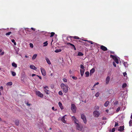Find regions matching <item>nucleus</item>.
I'll return each instance as SVG.
<instances>
[{
  "instance_id": "bf43d9fd",
  "label": "nucleus",
  "mask_w": 132,
  "mask_h": 132,
  "mask_svg": "<svg viewBox=\"0 0 132 132\" xmlns=\"http://www.w3.org/2000/svg\"><path fill=\"white\" fill-rule=\"evenodd\" d=\"M99 84V83L98 82H97L96 84H95L94 85V86H95L96 85H98Z\"/></svg>"
},
{
  "instance_id": "f03ea898",
  "label": "nucleus",
  "mask_w": 132,
  "mask_h": 132,
  "mask_svg": "<svg viewBox=\"0 0 132 132\" xmlns=\"http://www.w3.org/2000/svg\"><path fill=\"white\" fill-rule=\"evenodd\" d=\"M76 129L79 131H81L83 127L81 124L77 123V125H76Z\"/></svg>"
},
{
  "instance_id": "dca6fc26",
  "label": "nucleus",
  "mask_w": 132,
  "mask_h": 132,
  "mask_svg": "<svg viewBox=\"0 0 132 132\" xmlns=\"http://www.w3.org/2000/svg\"><path fill=\"white\" fill-rule=\"evenodd\" d=\"M58 105L61 110L63 109V106H62V104L61 102H59Z\"/></svg>"
},
{
  "instance_id": "f257e3e1",
  "label": "nucleus",
  "mask_w": 132,
  "mask_h": 132,
  "mask_svg": "<svg viewBox=\"0 0 132 132\" xmlns=\"http://www.w3.org/2000/svg\"><path fill=\"white\" fill-rule=\"evenodd\" d=\"M61 87L63 91L65 93H66L68 91V86H66L64 84L62 83L61 85Z\"/></svg>"
},
{
  "instance_id": "1a4fd4ad",
  "label": "nucleus",
  "mask_w": 132,
  "mask_h": 132,
  "mask_svg": "<svg viewBox=\"0 0 132 132\" xmlns=\"http://www.w3.org/2000/svg\"><path fill=\"white\" fill-rule=\"evenodd\" d=\"M93 114L95 117H98L100 115L99 113L97 111H95L93 112Z\"/></svg>"
},
{
  "instance_id": "7ed1b4c3",
  "label": "nucleus",
  "mask_w": 132,
  "mask_h": 132,
  "mask_svg": "<svg viewBox=\"0 0 132 132\" xmlns=\"http://www.w3.org/2000/svg\"><path fill=\"white\" fill-rule=\"evenodd\" d=\"M110 57L112 58L114 60L115 62L117 64L119 63L118 60L117 58V56L116 55L113 56L112 55H110Z\"/></svg>"
},
{
  "instance_id": "39448f33",
  "label": "nucleus",
  "mask_w": 132,
  "mask_h": 132,
  "mask_svg": "<svg viewBox=\"0 0 132 132\" xmlns=\"http://www.w3.org/2000/svg\"><path fill=\"white\" fill-rule=\"evenodd\" d=\"M71 109L74 113L76 112V106L74 104L71 105Z\"/></svg>"
},
{
  "instance_id": "f704fd0d",
  "label": "nucleus",
  "mask_w": 132,
  "mask_h": 132,
  "mask_svg": "<svg viewBox=\"0 0 132 132\" xmlns=\"http://www.w3.org/2000/svg\"><path fill=\"white\" fill-rule=\"evenodd\" d=\"M12 84V82H8L7 83V85H9V86H11V85Z\"/></svg>"
},
{
  "instance_id": "4d7b16f0",
  "label": "nucleus",
  "mask_w": 132,
  "mask_h": 132,
  "mask_svg": "<svg viewBox=\"0 0 132 132\" xmlns=\"http://www.w3.org/2000/svg\"><path fill=\"white\" fill-rule=\"evenodd\" d=\"M51 35L50 36V37H52L54 36V35L55 34H51Z\"/></svg>"
},
{
  "instance_id": "4468645a",
  "label": "nucleus",
  "mask_w": 132,
  "mask_h": 132,
  "mask_svg": "<svg viewBox=\"0 0 132 132\" xmlns=\"http://www.w3.org/2000/svg\"><path fill=\"white\" fill-rule=\"evenodd\" d=\"M110 79V78L109 76H108L106 77V84H108L109 83Z\"/></svg>"
},
{
  "instance_id": "2eb2a0df",
  "label": "nucleus",
  "mask_w": 132,
  "mask_h": 132,
  "mask_svg": "<svg viewBox=\"0 0 132 132\" xmlns=\"http://www.w3.org/2000/svg\"><path fill=\"white\" fill-rule=\"evenodd\" d=\"M43 90L46 94L48 95L50 94V92L48 89H43Z\"/></svg>"
},
{
  "instance_id": "c756f323",
  "label": "nucleus",
  "mask_w": 132,
  "mask_h": 132,
  "mask_svg": "<svg viewBox=\"0 0 132 132\" xmlns=\"http://www.w3.org/2000/svg\"><path fill=\"white\" fill-rule=\"evenodd\" d=\"M11 72L12 75L13 76H15L16 75V73L15 72L13 71H11Z\"/></svg>"
},
{
  "instance_id": "4c0bfd02",
  "label": "nucleus",
  "mask_w": 132,
  "mask_h": 132,
  "mask_svg": "<svg viewBox=\"0 0 132 132\" xmlns=\"http://www.w3.org/2000/svg\"><path fill=\"white\" fill-rule=\"evenodd\" d=\"M113 104L114 105H116L118 103V102L117 101H115L113 102Z\"/></svg>"
},
{
  "instance_id": "5fc2aeb1",
  "label": "nucleus",
  "mask_w": 132,
  "mask_h": 132,
  "mask_svg": "<svg viewBox=\"0 0 132 132\" xmlns=\"http://www.w3.org/2000/svg\"><path fill=\"white\" fill-rule=\"evenodd\" d=\"M36 76L37 77H38L40 79H42V77L40 76H38V75H37Z\"/></svg>"
},
{
  "instance_id": "20e7f679",
  "label": "nucleus",
  "mask_w": 132,
  "mask_h": 132,
  "mask_svg": "<svg viewBox=\"0 0 132 132\" xmlns=\"http://www.w3.org/2000/svg\"><path fill=\"white\" fill-rule=\"evenodd\" d=\"M81 119L83 120L84 122L86 123L87 122V120L84 114H81Z\"/></svg>"
},
{
  "instance_id": "a211bd4d",
  "label": "nucleus",
  "mask_w": 132,
  "mask_h": 132,
  "mask_svg": "<svg viewBox=\"0 0 132 132\" xmlns=\"http://www.w3.org/2000/svg\"><path fill=\"white\" fill-rule=\"evenodd\" d=\"M45 60H46L47 63L49 64H51V63L49 60V59L46 57H45Z\"/></svg>"
},
{
  "instance_id": "9d476101",
  "label": "nucleus",
  "mask_w": 132,
  "mask_h": 132,
  "mask_svg": "<svg viewBox=\"0 0 132 132\" xmlns=\"http://www.w3.org/2000/svg\"><path fill=\"white\" fill-rule=\"evenodd\" d=\"M40 70L42 74L44 76H45L46 75V73L45 69L42 68H41Z\"/></svg>"
},
{
  "instance_id": "37998d69",
  "label": "nucleus",
  "mask_w": 132,
  "mask_h": 132,
  "mask_svg": "<svg viewBox=\"0 0 132 132\" xmlns=\"http://www.w3.org/2000/svg\"><path fill=\"white\" fill-rule=\"evenodd\" d=\"M31 48H33V45L32 43H30L29 44Z\"/></svg>"
},
{
  "instance_id": "c03bdc74",
  "label": "nucleus",
  "mask_w": 132,
  "mask_h": 132,
  "mask_svg": "<svg viewBox=\"0 0 132 132\" xmlns=\"http://www.w3.org/2000/svg\"><path fill=\"white\" fill-rule=\"evenodd\" d=\"M80 68H81L82 69H85L83 65L81 64L80 65Z\"/></svg>"
},
{
  "instance_id": "49530a36",
  "label": "nucleus",
  "mask_w": 132,
  "mask_h": 132,
  "mask_svg": "<svg viewBox=\"0 0 132 132\" xmlns=\"http://www.w3.org/2000/svg\"><path fill=\"white\" fill-rule=\"evenodd\" d=\"M99 107L97 106H95V110H98L99 109Z\"/></svg>"
},
{
  "instance_id": "0eeeda50",
  "label": "nucleus",
  "mask_w": 132,
  "mask_h": 132,
  "mask_svg": "<svg viewBox=\"0 0 132 132\" xmlns=\"http://www.w3.org/2000/svg\"><path fill=\"white\" fill-rule=\"evenodd\" d=\"M36 94L38 96L41 97H42L43 96V95L39 91H36Z\"/></svg>"
},
{
  "instance_id": "603ef678",
  "label": "nucleus",
  "mask_w": 132,
  "mask_h": 132,
  "mask_svg": "<svg viewBox=\"0 0 132 132\" xmlns=\"http://www.w3.org/2000/svg\"><path fill=\"white\" fill-rule=\"evenodd\" d=\"M113 66L115 67H116V64L114 62H113Z\"/></svg>"
},
{
  "instance_id": "338daca9",
  "label": "nucleus",
  "mask_w": 132,
  "mask_h": 132,
  "mask_svg": "<svg viewBox=\"0 0 132 132\" xmlns=\"http://www.w3.org/2000/svg\"><path fill=\"white\" fill-rule=\"evenodd\" d=\"M0 88L2 90L3 89V87L2 86H1L0 87Z\"/></svg>"
},
{
  "instance_id": "de8ad7c7",
  "label": "nucleus",
  "mask_w": 132,
  "mask_h": 132,
  "mask_svg": "<svg viewBox=\"0 0 132 132\" xmlns=\"http://www.w3.org/2000/svg\"><path fill=\"white\" fill-rule=\"evenodd\" d=\"M72 77L73 79H75V80H76L77 79V77H75L73 76H72Z\"/></svg>"
},
{
  "instance_id": "ea45409f",
  "label": "nucleus",
  "mask_w": 132,
  "mask_h": 132,
  "mask_svg": "<svg viewBox=\"0 0 132 132\" xmlns=\"http://www.w3.org/2000/svg\"><path fill=\"white\" fill-rule=\"evenodd\" d=\"M59 94L60 95H63V93L61 91H60L59 92Z\"/></svg>"
},
{
  "instance_id": "a19ab883",
  "label": "nucleus",
  "mask_w": 132,
  "mask_h": 132,
  "mask_svg": "<svg viewBox=\"0 0 132 132\" xmlns=\"http://www.w3.org/2000/svg\"><path fill=\"white\" fill-rule=\"evenodd\" d=\"M120 109V107H118L116 110V112H118L119 111Z\"/></svg>"
},
{
  "instance_id": "79ce46f5",
  "label": "nucleus",
  "mask_w": 132,
  "mask_h": 132,
  "mask_svg": "<svg viewBox=\"0 0 132 132\" xmlns=\"http://www.w3.org/2000/svg\"><path fill=\"white\" fill-rule=\"evenodd\" d=\"M99 93L98 92H97V93L95 95V96L96 97H98L99 96Z\"/></svg>"
},
{
  "instance_id": "b1692460",
  "label": "nucleus",
  "mask_w": 132,
  "mask_h": 132,
  "mask_svg": "<svg viewBox=\"0 0 132 132\" xmlns=\"http://www.w3.org/2000/svg\"><path fill=\"white\" fill-rule=\"evenodd\" d=\"M62 51L61 49H56L55 51V52L56 53H58L61 52Z\"/></svg>"
},
{
  "instance_id": "2f4dec72",
  "label": "nucleus",
  "mask_w": 132,
  "mask_h": 132,
  "mask_svg": "<svg viewBox=\"0 0 132 132\" xmlns=\"http://www.w3.org/2000/svg\"><path fill=\"white\" fill-rule=\"evenodd\" d=\"M74 121L75 123L76 124V125H77V123H78V121L77 119H76L74 120Z\"/></svg>"
},
{
  "instance_id": "423d86ee",
  "label": "nucleus",
  "mask_w": 132,
  "mask_h": 132,
  "mask_svg": "<svg viewBox=\"0 0 132 132\" xmlns=\"http://www.w3.org/2000/svg\"><path fill=\"white\" fill-rule=\"evenodd\" d=\"M24 30L25 31V32L27 33V32H30L31 31V29L28 28H24V29H22L21 30V31H22V32L23 33H24Z\"/></svg>"
},
{
  "instance_id": "8fccbe9b",
  "label": "nucleus",
  "mask_w": 132,
  "mask_h": 132,
  "mask_svg": "<svg viewBox=\"0 0 132 132\" xmlns=\"http://www.w3.org/2000/svg\"><path fill=\"white\" fill-rule=\"evenodd\" d=\"M48 87L47 86H46L44 87V89H48Z\"/></svg>"
},
{
  "instance_id": "c85d7f7f",
  "label": "nucleus",
  "mask_w": 132,
  "mask_h": 132,
  "mask_svg": "<svg viewBox=\"0 0 132 132\" xmlns=\"http://www.w3.org/2000/svg\"><path fill=\"white\" fill-rule=\"evenodd\" d=\"M123 64H124V65L125 67H128V64L127 63V62H124L123 63Z\"/></svg>"
},
{
  "instance_id": "0e129e2a",
  "label": "nucleus",
  "mask_w": 132,
  "mask_h": 132,
  "mask_svg": "<svg viewBox=\"0 0 132 132\" xmlns=\"http://www.w3.org/2000/svg\"><path fill=\"white\" fill-rule=\"evenodd\" d=\"M26 104L28 106H29L31 105L30 104H29L28 103H27Z\"/></svg>"
},
{
  "instance_id": "a18cd8bd",
  "label": "nucleus",
  "mask_w": 132,
  "mask_h": 132,
  "mask_svg": "<svg viewBox=\"0 0 132 132\" xmlns=\"http://www.w3.org/2000/svg\"><path fill=\"white\" fill-rule=\"evenodd\" d=\"M63 80L64 82H67V79L64 78L63 79Z\"/></svg>"
},
{
  "instance_id": "5701e85b",
  "label": "nucleus",
  "mask_w": 132,
  "mask_h": 132,
  "mask_svg": "<svg viewBox=\"0 0 132 132\" xmlns=\"http://www.w3.org/2000/svg\"><path fill=\"white\" fill-rule=\"evenodd\" d=\"M89 72L88 71H87L85 73V75H86L85 76L86 77H88L89 75Z\"/></svg>"
},
{
  "instance_id": "c9c22d12",
  "label": "nucleus",
  "mask_w": 132,
  "mask_h": 132,
  "mask_svg": "<svg viewBox=\"0 0 132 132\" xmlns=\"http://www.w3.org/2000/svg\"><path fill=\"white\" fill-rule=\"evenodd\" d=\"M73 37L75 39H79L80 38L76 36H74L73 37Z\"/></svg>"
},
{
  "instance_id": "3c124183",
  "label": "nucleus",
  "mask_w": 132,
  "mask_h": 132,
  "mask_svg": "<svg viewBox=\"0 0 132 132\" xmlns=\"http://www.w3.org/2000/svg\"><path fill=\"white\" fill-rule=\"evenodd\" d=\"M118 125V123L117 122H116L115 124V125H114V127H116V126H117Z\"/></svg>"
},
{
  "instance_id": "6e6552de",
  "label": "nucleus",
  "mask_w": 132,
  "mask_h": 132,
  "mask_svg": "<svg viewBox=\"0 0 132 132\" xmlns=\"http://www.w3.org/2000/svg\"><path fill=\"white\" fill-rule=\"evenodd\" d=\"M67 44L68 46H72L71 48L72 49L74 48V50H76V47H75V45H73V44H71V43H67Z\"/></svg>"
},
{
  "instance_id": "6ab92c4d",
  "label": "nucleus",
  "mask_w": 132,
  "mask_h": 132,
  "mask_svg": "<svg viewBox=\"0 0 132 132\" xmlns=\"http://www.w3.org/2000/svg\"><path fill=\"white\" fill-rule=\"evenodd\" d=\"M15 124L17 126H18L19 124V122L18 120H16L15 121Z\"/></svg>"
},
{
  "instance_id": "13d9d810",
  "label": "nucleus",
  "mask_w": 132,
  "mask_h": 132,
  "mask_svg": "<svg viewBox=\"0 0 132 132\" xmlns=\"http://www.w3.org/2000/svg\"><path fill=\"white\" fill-rule=\"evenodd\" d=\"M30 29H31V30H33L34 31H35V29L34 28H31Z\"/></svg>"
},
{
  "instance_id": "69168bd1",
  "label": "nucleus",
  "mask_w": 132,
  "mask_h": 132,
  "mask_svg": "<svg viewBox=\"0 0 132 132\" xmlns=\"http://www.w3.org/2000/svg\"><path fill=\"white\" fill-rule=\"evenodd\" d=\"M36 74H33L32 75V77H34V76H36Z\"/></svg>"
},
{
  "instance_id": "f3484780",
  "label": "nucleus",
  "mask_w": 132,
  "mask_h": 132,
  "mask_svg": "<svg viewBox=\"0 0 132 132\" xmlns=\"http://www.w3.org/2000/svg\"><path fill=\"white\" fill-rule=\"evenodd\" d=\"M30 68L31 69L34 70H36L37 69V68L34 65H30Z\"/></svg>"
},
{
  "instance_id": "6e6d98bb",
  "label": "nucleus",
  "mask_w": 132,
  "mask_h": 132,
  "mask_svg": "<svg viewBox=\"0 0 132 132\" xmlns=\"http://www.w3.org/2000/svg\"><path fill=\"white\" fill-rule=\"evenodd\" d=\"M123 75L125 76L126 75H127V73L126 72H124L123 73Z\"/></svg>"
},
{
  "instance_id": "f8f14e48",
  "label": "nucleus",
  "mask_w": 132,
  "mask_h": 132,
  "mask_svg": "<svg viewBox=\"0 0 132 132\" xmlns=\"http://www.w3.org/2000/svg\"><path fill=\"white\" fill-rule=\"evenodd\" d=\"M124 126H120L118 128V130L120 131H122L124 130Z\"/></svg>"
},
{
  "instance_id": "aec40b11",
  "label": "nucleus",
  "mask_w": 132,
  "mask_h": 132,
  "mask_svg": "<svg viewBox=\"0 0 132 132\" xmlns=\"http://www.w3.org/2000/svg\"><path fill=\"white\" fill-rule=\"evenodd\" d=\"M66 116V115H65L64 116H63L61 120L64 123H65L66 121L65 120V117Z\"/></svg>"
},
{
  "instance_id": "7c9ffc66",
  "label": "nucleus",
  "mask_w": 132,
  "mask_h": 132,
  "mask_svg": "<svg viewBox=\"0 0 132 132\" xmlns=\"http://www.w3.org/2000/svg\"><path fill=\"white\" fill-rule=\"evenodd\" d=\"M43 44L44 45H43L44 46H47L48 45L47 42L46 41V42H44L43 43Z\"/></svg>"
},
{
  "instance_id": "ddd939ff",
  "label": "nucleus",
  "mask_w": 132,
  "mask_h": 132,
  "mask_svg": "<svg viewBox=\"0 0 132 132\" xmlns=\"http://www.w3.org/2000/svg\"><path fill=\"white\" fill-rule=\"evenodd\" d=\"M88 42L89 43H90L91 44H93L94 45V46H95V45H96V46H97L98 45H100L96 43H95L94 42L91 41L89 40Z\"/></svg>"
},
{
  "instance_id": "cd10ccee",
  "label": "nucleus",
  "mask_w": 132,
  "mask_h": 132,
  "mask_svg": "<svg viewBox=\"0 0 132 132\" xmlns=\"http://www.w3.org/2000/svg\"><path fill=\"white\" fill-rule=\"evenodd\" d=\"M95 69L93 68L90 70V73H91L93 74L95 72Z\"/></svg>"
},
{
  "instance_id": "9b49d317",
  "label": "nucleus",
  "mask_w": 132,
  "mask_h": 132,
  "mask_svg": "<svg viewBox=\"0 0 132 132\" xmlns=\"http://www.w3.org/2000/svg\"><path fill=\"white\" fill-rule=\"evenodd\" d=\"M101 49L102 50L105 51L107 50V48L103 45H101L100 47Z\"/></svg>"
},
{
  "instance_id": "e2e57ef3",
  "label": "nucleus",
  "mask_w": 132,
  "mask_h": 132,
  "mask_svg": "<svg viewBox=\"0 0 132 132\" xmlns=\"http://www.w3.org/2000/svg\"><path fill=\"white\" fill-rule=\"evenodd\" d=\"M84 44L86 46H88V44L87 43H84Z\"/></svg>"
},
{
  "instance_id": "e433bc0d",
  "label": "nucleus",
  "mask_w": 132,
  "mask_h": 132,
  "mask_svg": "<svg viewBox=\"0 0 132 132\" xmlns=\"http://www.w3.org/2000/svg\"><path fill=\"white\" fill-rule=\"evenodd\" d=\"M80 73H84L85 71V69H80Z\"/></svg>"
},
{
  "instance_id": "72a5a7b5",
  "label": "nucleus",
  "mask_w": 132,
  "mask_h": 132,
  "mask_svg": "<svg viewBox=\"0 0 132 132\" xmlns=\"http://www.w3.org/2000/svg\"><path fill=\"white\" fill-rule=\"evenodd\" d=\"M11 41H12V42L13 43H14V45H16V43L15 42V41L14 39H12L11 40Z\"/></svg>"
},
{
  "instance_id": "473e14b6",
  "label": "nucleus",
  "mask_w": 132,
  "mask_h": 132,
  "mask_svg": "<svg viewBox=\"0 0 132 132\" xmlns=\"http://www.w3.org/2000/svg\"><path fill=\"white\" fill-rule=\"evenodd\" d=\"M127 86V85L126 83H124L122 85V88H125Z\"/></svg>"
},
{
  "instance_id": "09e8293b",
  "label": "nucleus",
  "mask_w": 132,
  "mask_h": 132,
  "mask_svg": "<svg viewBox=\"0 0 132 132\" xmlns=\"http://www.w3.org/2000/svg\"><path fill=\"white\" fill-rule=\"evenodd\" d=\"M116 128H113L112 129V132H114L115 131Z\"/></svg>"
},
{
  "instance_id": "a878e982",
  "label": "nucleus",
  "mask_w": 132,
  "mask_h": 132,
  "mask_svg": "<svg viewBox=\"0 0 132 132\" xmlns=\"http://www.w3.org/2000/svg\"><path fill=\"white\" fill-rule=\"evenodd\" d=\"M78 55L79 56H82L84 54L81 52H79L78 53Z\"/></svg>"
},
{
  "instance_id": "774afa93",
  "label": "nucleus",
  "mask_w": 132,
  "mask_h": 132,
  "mask_svg": "<svg viewBox=\"0 0 132 132\" xmlns=\"http://www.w3.org/2000/svg\"><path fill=\"white\" fill-rule=\"evenodd\" d=\"M84 74V73H80L81 75V76H82Z\"/></svg>"
},
{
  "instance_id": "052dcab7",
  "label": "nucleus",
  "mask_w": 132,
  "mask_h": 132,
  "mask_svg": "<svg viewBox=\"0 0 132 132\" xmlns=\"http://www.w3.org/2000/svg\"><path fill=\"white\" fill-rule=\"evenodd\" d=\"M4 54V52H2V53L0 54V55H3Z\"/></svg>"
},
{
  "instance_id": "bb28decb",
  "label": "nucleus",
  "mask_w": 132,
  "mask_h": 132,
  "mask_svg": "<svg viewBox=\"0 0 132 132\" xmlns=\"http://www.w3.org/2000/svg\"><path fill=\"white\" fill-rule=\"evenodd\" d=\"M37 56V55L36 54H34L32 57V60H34L36 58Z\"/></svg>"
},
{
  "instance_id": "864d4df0",
  "label": "nucleus",
  "mask_w": 132,
  "mask_h": 132,
  "mask_svg": "<svg viewBox=\"0 0 132 132\" xmlns=\"http://www.w3.org/2000/svg\"><path fill=\"white\" fill-rule=\"evenodd\" d=\"M72 119L73 120H74L76 119V118L74 116H73L72 117Z\"/></svg>"
},
{
  "instance_id": "393cba45",
  "label": "nucleus",
  "mask_w": 132,
  "mask_h": 132,
  "mask_svg": "<svg viewBox=\"0 0 132 132\" xmlns=\"http://www.w3.org/2000/svg\"><path fill=\"white\" fill-rule=\"evenodd\" d=\"M109 102V101H106L104 104V105L105 107H107L108 105Z\"/></svg>"
},
{
  "instance_id": "4be33fe9",
  "label": "nucleus",
  "mask_w": 132,
  "mask_h": 132,
  "mask_svg": "<svg viewBox=\"0 0 132 132\" xmlns=\"http://www.w3.org/2000/svg\"><path fill=\"white\" fill-rule=\"evenodd\" d=\"M12 65L13 67H14L15 68H16L17 67V64L14 62L12 63Z\"/></svg>"
},
{
  "instance_id": "58836bf2",
  "label": "nucleus",
  "mask_w": 132,
  "mask_h": 132,
  "mask_svg": "<svg viewBox=\"0 0 132 132\" xmlns=\"http://www.w3.org/2000/svg\"><path fill=\"white\" fill-rule=\"evenodd\" d=\"M132 123V120H130V121H129V126H131V124Z\"/></svg>"
},
{
  "instance_id": "412c9836",
  "label": "nucleus",
  "mask_w": 132,
  "mask_h": 132,
  "mask_svg": "<svg viewBox=\"0 0 132 132\" xmlns=\"http://www.w3.org/2000/svg\"><path fill=\"white\" fill-rule=\"evenodd\" d=\"M15 29L14 28H11L10 29V30L11 31L7 33H12V32H15L14 31L15 30Z\"/></svg>"
},
{
  "instance_id": "680f3d73",
  "label": "nucleus",
  "mask_w": 132,
  "mask_h": 132,
  "mask_svg": "<svg viewBox=\"0 0 132 132\" xmlns=\"http://www.w3.org/2000/svg\"><path fill=\"white\" fill-rule=\"evenodd\" d=\"M52 110H53L56 111L57 110L56 109H55V110H54L55 108L54 107H52Z\"/></svg>"
}]
</instances>
